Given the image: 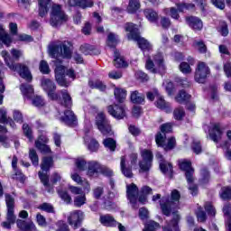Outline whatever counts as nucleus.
I'll list each match as a JSON object with an SVG mask.
<instances>
[{"label":"nucleus","instance_id":"35","mask_svg":"<svg viewBox=\"0 0 231 231\" xmlns=\"http://www.w3.org/2000/svg\"><path fill=\"white\" fill-rule=\"evenodd\" d=\"M51 3V0H39V14L41 17H44L48 14Z\"/></svg>","mask_w":231,"mask_h":231},{"label":"nucleus","instance_id":"29","mask_svg":"<svg viewBox=\"0 0 231 231\" xmlns=\"http://www.w3.org/2000/svg\"><path fill=\"white\" fill-rule=\"evenodd\" d=\"M149 194H152V189L149 186H143L139 192L138 202L142 205H145L147 203V196Z\"/></svg>","mask_w":231,"mask_h":231},{"label":"nucleus","instance_id":"26","mask_svg":"<svg viewBox=\"0 0 231 231\" xmlns=\"http://www.w3.org/2000/svg\"><path fill=\"white\" fill-rule=\"evenodd\" d=\"M69 6H79V8H91L93 0H69Z\"/></svg>","mask_w":231,"mask_h":231},{"label":"nucleus","instance_id":"60","mask_svg":"<svg viewBox=\"0 0 231 231\" xmlns=\"http://www.w3.org/2000/svg\"><path fill=\"white\" fill-rule=\"evenodd\" d=\"M56 231H69V226L64 221L60 220L56 223Z\"/></svg>","mask_w":231,"mask_h":231},{"label":"nucleus","instance_id":"54","mask_svg":"<svg viewBox=\"0 0 231 231\" xmlns=\"http://www.w3.org/2000/svg\"><path fill=\"white\" fill-rule=\"evenodd\" d=\"M40 71L43 73V75H48L50 73V65L46 60H42L40 62Z\"/></svg>","mask_w":231,"mask_h":231},{"label":"nucleus","instance_id":"8","mask_svg":"<svg viewBox=\"0 0 231 231\" xmlns=\"http://www.w3.org/2000/svg\"><path fill=\"white\" fill-rule=\"evenodd\" d=\"M153 60L156 64V67H154V62L151 60L150 57L146 60L145 68L150 73H165V69H167V67L165 66V61H163V56H162L161 53H158L157 55L153 56Z\"/></svg>","mask_w":231,"mask_h":231},{"label":"nucleus","instance_id":"5","mask_svg":"<svg viewBox=\"0 0 231 231\" xmlns=\"http://www.w3.org/2000/svg\"><path fill=\"white\" fill-rule=\"evenodd\" d=\"M68 19V14H66V12L62 9V5L57 4L52 5L49 20L51 26L53 28H59V26L67 23Z\"/></svg>","mask_w":231,"mask_h":231},{"label":"nucleus","instance_id":"45","mask_svg":"<svg viewBox=\"0 0 231 231\" xmlns=\"http://www.w3.org/2000/svg\"><path fill=\"white\" fill-rule=\"evenodd\" d=\"M75 165L78 171H82L88 169V163L86 162V160L82 157H79L75 160Z\"/></svg>","mask_w":231,"mask_h":231},{"label":"nucleus","instance_id":"24","mask_svg":"<svg viewBox=\"0 0 231 231\" xmlns=\"http://www.w3.org/2000/svg\"><path fill=\"white\" fill-rule=\"evenodd\" d=\"M157 160H159L160 162V169L163 174H171L172 173V164L167 162L163 160V155L161 153L156 154Z\"/></svg>","mask_w":231,"mask_h":231},{"label":"nucleus","instance_id":"52","mask_svg":"<svg viewBox=\"0 0 231 231\" xmlns=\"http://www.w3.org/2000/svg\"><path fill=\"white\" fill-rule=\"evenodd\" d=\"M189 98L190 95L187 94V92H185L184 90H180L175 97V99L180 103L185 102V100H189Z\"/></svg>","mask_w":231,"mask_h":231},{"label":"nucleus","instance_id":"3","mask_svg":"<svg viewBox=\"0 0 231 231\" xmlns=\"http://www.w3.org/2000/svg\"><path fill=\"white\" fill-rule=\"evenodd\" d=\"M167 133H172V125L171 123H166L161 125V133H158L155 136V142L158 147H162L164 151H172L176 147V139L171 137L166 139Z\"/></svg>","mask_w":231,"mask_h":231},{"label":"nucleus","instance_id":"41","mask_svg":"<svg viewBox=\"0 0 231 231\" xmlns=\"http://www.w3.org/2000/svg\"><path fill=\"white\" fill-rule=\"evenodd\" d=\"M130 98L134 104H143V102H145L143 94H139L136 90L131 93Z\"/></svg>","mask_w":231,"mask_h":231},{"label":"nucleus","instance_id":"53","mask_svg":"<svg viewBox=\"0 0 231 231\" xmlns=\"http://www.w3.org/2000/svg\"><path fill=\"white\" fill-rule=\"evenodd\" d=\"M180 70L181 73H184V75H189V73H192V68H190V65L187 62H182L180 64Z\"/></svg>","mask_w":231,"mask_h":231},{"label":"nucleus","instance_id":"1","mask_svg":"<svg viewBox=\"0 0 231 231\" xmlns=\"http://www.w3.org/2000/svg\"><path fill=\"white\" fill-rule=\"evenodd\" d=\"M1 55L9 69H12V71H17L22 79L32 81V72H30V69L26 67V65L21 63L15 65V60L23 57V51L13 49L11 51V55L13 58L10 57V54H8V51H3Z\"/></svg>","mask_w":231,"mask_h":231},{"label":"nucleus","instance_id":"25","mask_svg":"<svg viewBox=\"0 0 231 231\" xmlns=\"http://www.w3.org/2000/svg\"><path fill=\"white\" fill-rule=\"evenodd\" d=\"M186 24H189L193 30H201L203 28V22L196 16H187Z\"/></svg>","mask_w":231,"mask_h":231},{"label":"nucleus","instance_id":"30","mask_svg":"<svg viewBox=\"0 0 231 231\" xmlns=\"http://www.w3.org/2000/svg\"><path fill=\"white\" fill-rule=\"evenodd\" d=\"M155 106L158 109H162V111H165L166 113H171V111H172V109H171V104L166 102L163 97L160 95L157 97Z\"/></svg>","mask_w":231,"mask_h":231},{"label":"nucleus","instance_id":"10","mask_svg":"<svg viewBox=\"0 0 231 231\" xmlns=\"http://www.w3.org/2000/svg\"><path fill=\"white\" fill-rule=\"evenodd\" d=\"M5 203L7 207L6 221L2 223V226L3 228L10 229L12 228V225L15 223V215L14 214L15 199L11 195H5Z\"/></svg>","mask_w":231,"mask_h":231},{"label":"nucleus","instance_id":"19","mask_svg":"<svg viewBox=\"0 0 231 231\" xmlns=\"http://www.w3.org/2000/svg\"><path fill=\"white\" fill-rule=\"evenodd\" d=\"M138 186L132 183L126 186V196L134 208H138Z\"/></svg>","mask_w":231,"mask_h":231},{"label":"nucleus","instance_id":"28","mask_svg":"<svg viewBox=\"0 0 231 231\" xmlns=\"http://www.w3.org/2000/svg\"><path fill=\"white\" fill-rule=\"evenodd\" d=\"M120 167L121 172L125 176V178H133V171L129 165H127V158H125V156L121 157Z\"/></svg>","mask_w":231,"mask_h":231},{"label":"nucleus","instance_id":"57","mask_svg":"<svg viewBox=\"0 0 231 231\" xmlns=\"http://www.w3.org/2000/svg\"><path fill=\"white\" fill-rule=\"evenodd\" d=\"M218 32L223 35V37H226L228 35V25L225 22H221L218 27Z\"/></svg>","mask_w":231,"mask_h":231},{"label":"nucleus","instance_id":"22","mask_svg":"<svg viewBox=\"0 0 231 231\" xmlns=\"http://www.w3.org/2000/svg\"><path fill=\"white\" fill-rule=\"evenodd\" d=\"M42 142H43V143ZM45 143H48V138L40 136L39 139L35 141V147L41 151L42 154H51V148Z\"/></svg>","mask_w":231,"mask_h":231},{"label":"nucleus","instance_id":"15","mask_svg":"<svg viewBox=\"0 0 231 231\" xmlns=\"http://www.w3.org/2000/svg\"><path fill=\"white\" fill-rule=\"evenodd\" d=\"M53 167V158L51 157H43L42 164H41V169L42 171H39V178L43 183L44 187H49L48 184V174L44 172H48L50 169Z\"/></svg>","mask_w":231,"mask_h":231},{"label":"nucleus","instance_id":"2","mask_svg":"<svg viewBox=\"0 0 231 231\" xmlns=\"http://www.w3.org/2000/svg\"><path fill=\"white\" fill-rule=\"evenodd\" d=\"M42 88L47 93L51 100H60V95L62 97L63 104L66 107L71 106V96L68 93V90H61L60 93L55 92L57 86L51 79H42Z\"/></svg>","mask_w":231,"mask_h":231},{"label":"nucleus","instance_id":"23","mask_svg":"<svg viewBox=\"0 0 231 231\" xmlns=\"http://www.w3.org/2000/svg\"><path fill=\"white\" fill-rule=\"evenodd\" d=\"M84 143L85 145H87L90 152H97V151H98V147H100V144H98V142L97 140L88 135V132H86V135L84 137Z\"/></svg>","mask_w":231,"mask_h":231},{"label":"nucleus","instance_id":"55","mask_svg":"<svg viewBox=\"0 0 231 231\" xmlns=\"http://www.w3.org/2000/svg\"><path fill=\"white\" fill-rule=\"evenodd\" d=\"M183 116H185V110H183V108H176L173 111L175 120H183Z\"/></svg>","mask_w":231,"mask_h":231},{"label":"nucleus","instance_id":"48","mask_svg":"<svg viewBox=\"0 0 231 231\" xmlns=\"http://www.w3.org/2000/svg\"><path fill=\"white\" fill-rule=\"evenodd\" d=\"M160 228V224L156 223L155 221L150 220L148 221L143 231H156Z\"/></svg>","mask_w":231,"mask_h":231},{"label":"nucleus","instance_id":"4","mask_svg":"<svg viewBox=\"0 0 231 231\" xmlns=\"http://www.w3.org/2000/svg\"><path fill=\"white\" fill-rule=\"evenodd\" d=\"M125 31L129 32L127 34L128 41H135L143 51H151V50H152V45H151L144 38L140 37V32H138L136 25L134 23H127Z\"/></svg>","mask_w":231,"mask_h":231},{"label":"nucleus","instance_id":"31","mask_svg":"<svg viewBox=\"0 0 231 231\" xmlns=\"http://www.w3.org/2000/svg\"><path fill=\"white\" fill-rule=\"evenodd\" d=\"M180 215L178 213L173 214V219L170 224H167L163 227V231H180V228H178V222L180 221Z\"/></svg>","mask_w":231,"mask_h":231},{"label":"nucleus","instance_id":"6","mask_svg":"<svg viewBox=\"0 0 231 231\" xmlns=\"http://www.w3.org/2000/svg\"><path fill=\"white\" fill-rule=\"evenodd\" d=\"M64 75H67L69 79L72 80H75L77 79V74H75V70L73 69H66L64 66L59 64V61H56V69H55V79L57 84L59 86H61L62 88H68L69 86V83L66 80V78Z\"/></svg>","mask_w":231,"mask_h":231},{"label":"nucleus","instance_id":"13","mask_svg":"<svg viewBox=\"0 0 231 231\" xmlns=\"http://www.w3.org/2000/svg\"><path fill=\"white\" fill-rule=\"evenodd\" d=\"M210 75V68L207 63L199 61L195 69V80L199 84H205Z\"/></svg>","mask_w":231,"mask_h":231},{"label":"nucleus","instance_id":"7","mask_svg":"<svg viewBox=\"0 0 231 231\" xmlns=\"http://www.w3.org/2000/svg\"><path fill=\"white\" fill-rule=\"evenodd\" d=\"M49 54L51 57H63L71 59V42H64L62 43H52L49 46Z\"/></svg>","mask_w":231,"mask_h":231},{"label":"nucleus","instance_id":"20","mask_svg":"<svg viewBox=\"0 0 231 231\" xmlns=\"http://www.w3.org/2000/svg\"><path fill=\"white\" fill-rule=\"evenodd\" d=\"M179 165L181 171H185V176L188 183L194 181V168L191 166V162L189 160H180Z\"/></svg>","mask_w":231,"mask_h":231},{"label":"nucleus","instance_id":"38","mask_svg":"<svg viewBox=\"0 0 231 231\" xmlns=\"http://www.w3.org/2000/svg\"><path fill=\"white\" fill-rule=\"evenodd\" d=\"M62 122L66 124L67 125H71L75 120H77V117L75 116V114L71 110H67L64 113V116L61 117Z\"/></svg>","mask_w":231,"mask_h":231},{"label":"nucleus","instance_id":"42","mask_svg":"<svg viewBox=\"0 0 231 231\" xmlns=\"http://www.w3.org/2000/svg\"><path fill=\"white\" fill-rule=\"evenodd\" d=\"M20 89L24 97V98H32V95H33V88L32 85H21Z\"/></svg>","mask_w":231,"mask_h":231},{"label":"nucleus","instance_id":"40","mask_svg":"<svg viewBox=\"0 0 231 231\" xmlns=\"http://www.w3.org/2000/svg\"><path fill=\"white\" fill-rule=\"evenodd\" d=\"M223 212L226 216V230L231 231V205L227 204L224 207Z\"/></svg>","mask_w":231,"mask_h":231},{"label":"nucleus","instance_id":"37","mask_svg":"<svg viewBox=\"0 0 231 231\" xmlns=\"http://www.w3.org/2000/svg\"><path fill=\"white\" fill-rule=\"evenodd\" d=\"M99 221L104 226H116V220L109 215L101 216Z\"/></svg>","mask_w":231,"mask_h":231},{"label":"nucleus","instance_id":"34","mask_svg":"<svg viewBox=\"0 0 231 231\" xmlns=\"http://www.w3.org/2000/svg\"><path fill=\"white\" fill-rule=\"evenodd\" d=\"M114 57V66H116V68H127V61H125L124 57L120 55V52H118V51H115Z\"/></svg>","mask_w":231,"mask_h":231},{"label":"nucleus","instance_id":"62","mask_svg":"<svg viewBox=\"0 0 231 231\" xmlns=\"http://www.w3.org/2000/svg\"><path fill=\"white\" fill-rule=\"evenodd\" d=\"M58 194L60 198H61L63 201H65V203H71V196H69V194H68L66 191L58 190Z\"/></svg>","mask_w":231,"mask_h":231},{"label":"nucleus","instance_id":"58","mask_svg":"<svg viewBox=\"0 0 231 231\" xmlns=\"http://www.w3.org/2000/svg\"><path fill=\"white\" fill-rule=\"evenodd\" d=\"M196 214L198 221H199L200 223H205V221H207V214L205 213V211H203L201 208H199Z\"/></svg>","mask_w":231,"mask_h":231},{"label":"nucleus","instance_id":"63","mask_svg":"<svg viewBox=\"0 0 231 231\" xmlns=\"http://www.w3.org/2000/svg\"><path fill=\"white\" fill-rule=\"evenodd\" d=\"M69 190L71 192V194H74V196H80L83 193L82 188L77 187V186H69Z\"/></svg>","mask_w":231,"mask_h":231},{"label":"nucleus","instance_id":"61","mask_svg":"<svg viewBox=\"0 0 231 231\" xmlns=\"http://www.w3.org/2000/svg\"><path fill=\"white\" fill-rule=\"evenodd\" d=\"M191 148L195 154H199V152H201V143L199 140H193Z\"/></svg>","mask_w":231,"mask_h":231},{"label":"nucleus","instance_id":"50","mask_svg":"<svg viewBox=\"0 0 231 231\" xmlns=\"http://www.w3.org/2000/svg\"><path fill=\"white\" fill-rule=\"evenodd\" d=\"M194 47L199 53H207V45L201 41H195L194 42Z\"/></svg>","mask_w":231,"mask_h":231},{"label":"nucleus","instance_id":"27","mask_svg":"<svg viewBox=\"0 0 231 231\" xmlns=\"http://www.w3.org/2000/svg\"><path fill=\"white\" fill-rule=\"evenodd\" d=\"M0 124H9L11 127H15V123L6 117V111L0 109ZM0 133H6V128L0 125Z\"/></svg>","mask_w":231,"mask_h":231},{"label":"nucleus","instance_id":"46","mask_svg":"<svg viewBox=\"0 0 231 231\" xmlns=\"http://www.w3.org/2000/svg\"><path fill=\"white\" fill-rule=\"evenodd\" d=\"M106 44L110 48H115V46L118 44V36L113 32H110L107 37Z\"/></svg>","mask_w":231,"mask_h":231},{"label":"nucleus","instance_id":"21","mask_svg":"<svg viewBox=\"0 0 231 231\" xmlns=\"http://www.w3.org/2000/svg\"><path fill=\"white\" fill-rule=\"evenodd\" d=\"M221 136H223V129H221V125L218 123L211 124L209 127V137L211 140L217 143V142L221 140Z\"/></svg>","mask_w":231,"mask_h":231},{"label":"nucleus","instance_id":"64","mask_svg":"<svg viewBox=\"0 0 231 231\" xmlns=\"http://www.w3.org/2000/svg\"><path fill=\"white\" fill-rule=\"evenodd\" d=\"M226 139L227 141H225L223 143H222V147H231V130H227L226 132Z\"/></svg>","mask_w":231,"mask_h":231},{"label":"nucleus","instance_id":"32","mask_svg":"<svg viewBox=\"0 0 231 231\" xmlns=\"http://www.w3.org/2000/svg\"><path fill=\"white\" fill-rule=\"evenodd\" d=\"M18 228L23 231H35V224L33 222L29 221L26 222L24 220L18 219L16 221Z\"/></svg>","mask_w":231,"mask_h":231},{"label":"nucleus","instance_id":"18","mask_svg":"<svg viewBox=\"0 0 231 231\" xmlns=\"http://www.w3.org/2000/svg\"><path fill=\"white\" fill-rule=\"evenodd\" d=\"M125 105L124 103H120L119 105H110L107 106V112L111 116L116 118V120H122L125 118Z\"/></svg>","mask_w":231,"mask_h":231},{"label":"nucleus","instance_id":"14","mask_svg":"<svg viewBox=\"0 0 231 231\" xmlns=\"http://www.w3.org/2000/svg\"><path fill=\"white\" fill-rule=\"evenodd\" d=\"M96 125L98 131H100V133L105 136L107 134H113V132L111 131V125H109V121L106 118V115H104V113L99 112L96 116Z\"/></svg>","mask_w":231,"mask_h":231},{"label":"nucleus","instance_id":"12","mask_svg":"<svg viewBox=\"0 0 231 231\" xmlns=\"http://www.w3.org/2000/svg\"><path fill=\"white\" fill-rule=\"evenodd\" d=\"M188 10H194V5L193 4H178L177 9L175 7H170L164 9V14L166 15H170L171 19H174L175 21H180V13H185Z\"/></svg>","mask_w":231,"mask_h":231},{"label":"nucleus","instance_id":"43","mask_svg":"<svg viewBox=\"0 0 231 231\" xmlns=\"http://www.w3.org/2000/svg\"><path fill=\"white\" fill-rule=\"evenodd\" d=\"M140 0H130L127 11L129 14H134V12H138V10H140Z\"/></svg>","mask_w":231,"mask_h":231},{"label":"nucleus","instance_id":"36","mask_svg":"<svg viewBox=\"0 0 231 231\" xmlns=\"http://www.w3.org/2000/svg\"><path fill=\"white\" fill-rule=\"evenodd\" d=\"M0 42L5 46H10V44H12V37H10V34L5 31L3 25H0Z\"/></svg>","mask_w":231,"mask_h":231},{"label":"nucleus","instance_id":"59","mask_svg":"<svg viewBox=\"0 0 231 231\" xmlns=\"http://www.w3.org/2000/svg\"><path fill=\"white\" fill-rule=\"evenodd\" d=\"M23 134L27 136L29 142H33V136L32 135V128L28 125H23Z\"/></svg>","mask_w":231,"mask_h":231},{"label":"nucleus","instance_id":"39","mask_svg":"<svg viewBox=\"0 0 231 231\" xmlns=\"http://www.w3.org/2000/svg\"><path fill=\"white\" fill-rule=\"evenodd\" d=\"M143 14L147 21L150 23H156L159 19L158 14L152 9H144Z\"/></svg>","mask_w":231,"mask_h":231},{"label":"nucleus","instance_id":"56","mask_svg":"<svg viewBox=\"0 0 231 231\" xmlns=\"http://www.w3.org/2000/svg\"><path fill=\"white\" fill-rule=\"evenodd\" d=\"M160 24L162 26V28H163L164 30H167L168 28H171V19L167 18L166 16H162L161 20H160Z\"/></svg>","mask_w":231,"mask_h":231},{"label":"nucleus","instance_id":"51","mask_svg":"<svg viewBox=\"0 0 231 231\" xmlns=\"http://www.w3.org/2000/svg\"><path fill=\"white\" fill-rule=\"evenodd\" d=\"M220 198L222 199H231V189L228 187H224L220 191Z\"/></svg>","mask_w":231,"mask_h":231},{"label":"nucleus","instance_id":"33","mask_svg":"<svg viewBox=\"0 0 231 231\" xmlns=\"http://www.w3.org/2000/svg\"><path fill=\"white\" fill-rule=\"evenodd\" d=\"M114 95L116 100H117L119 104H124V102H125V98H127V90L120 88H116L114 90Z\"/></svg>","mask_w":231,"mask_h":231},{"label":"nucleus","instance_id":"17","mask_svg":"<svg viewBox=\"0 0 231 231\" xmlns=\"http://www.w3.org/2000/svg\"><path fill=\"white\" fill-rule=\"evenodd\" d=\"M67 221L70 226L77 230L80 225H82V221H84V213L82 210H73L69 213L67 217Z\"/></svg>","mask_w":231,"mask_h":231},{"label":"nucleus","instance_id":"9","mask_svg":"<svg viewBox=\"0 0 231 231\" xmlns=\"http://www.w3.org/2000/svg\"><path fill=\"white\" fill-rule=\"evenodd\" d=\"M180 198H181V195L180 194V191H178L177 189H173L171 191V202H165L167 201V199L165 198H162V199H160L159 202L161 205V209L162 211V214H164V216H169L171 214V210L178 207Z\"/></svg>","mask_w":231,"mask_h":231},{"label":"nucleus","instance_id":"11","mask_svg":"<svg viewBox=\"0 0 231 231\" xmlns=\"http://www.w3.org/2000/svg\"><path fill=\"white\" fill-rule=\"evenodd\" d=\"M98 174H104L105 176H112L113 171L107 168L101 166L97 161H91L88 162L87 175L89 177L98 176Z\"/></svg>","mask_w":231,"mask_h":231},{"label":"nucleus","instance_id":"47","mask_svg":"<svg viewBox=\"0 0 231 231\" xmlns=\"http://www.w3.org/2000/svg\"><path fill=\"white\" fill-rule=\"evenodd\" d=\"M103 145L110 151H115L116 149V141L113 138H106L103 141Z\"/></svg>","mask_w":231,"mask_h":231},{"label":"nucleus","instance_id":"49","mask_svg":"<svg viewBox=\"0 0 231 231\" xmlns=\"http://www.w3.org/2000/svg\"><path fill=\"white\" fill-rule=\"evenodd\" d=\"M29 158L35 167L39 165V156L37 155V152L34 149H31L29 152Z\"/></svg>","mask_w":231,"mask_h":231},{"label":"nucleus","instance_id":"16","mask_svg":"<svg viewBox=\"0 0 231 231\" xmlns=\"http://www.w3.org/2000/svg\"><path fill=\"white\" fill-rule=\"evenodd\" d=\"M141 156L143 162H139L140 172H149L151 171V167H152V152L150 150H142Z\"/></svg>","mask_w":231,"mask_h":231},{"label":"nucleus","instance_id":"44","mask_svg":"<svg viewBox=\"0 0 231 231\" xmlns=\"http://www.w3.org/2000/svg\"><path fill=\"white\" fill-rule=\"evenodd\" d=\"M86 201H88V199L86 198V193H82L81 195H78L74 198V205L78 208H80V207L86 205Z\"/></svg>","mask_w":231,"mask_h":231}]
</instances>
